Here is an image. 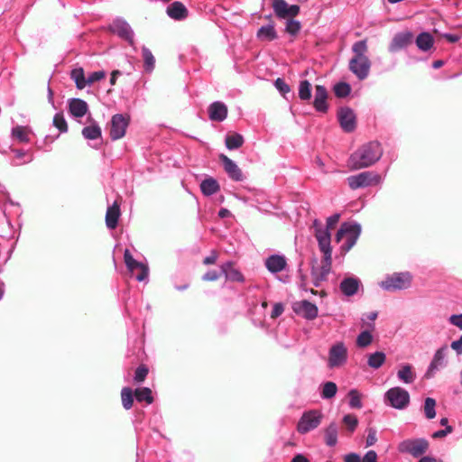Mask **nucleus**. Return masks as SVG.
Returning a JSON list of instances; mask_svg holds the SVG:
<instances>
[{"label":"nucleus","instance_id":"f257e3e1","mask_svg":"<svg viewBox=\"0 0 462 462\" xmlns=\"http://www.w3.org/2000/svg\"><path fill=\"white\" fill-rule=\"evenodd\" d=\"M382 155L383 149L380 143L369 142L351 154L348 165L354 170L366 168L379 161Z\"/></svg>","mask_w":462,"mask_h":462},{"label":"nucleus","instance_id":"f03ea898","mask_svg":"<svg viewBox=\"0 0 462 462\" xmlns=\"http://www.w3.org/2000/svg\"><path fill=\"white\" fill-rule=\"evenodd\" d=\"M361 225L358 223H343L336 234V241L339 243L343 238H346L345 243L342 245L341 249L348 252L356 244L360 234Z\"/></svg>","mask_w":462,"mask_h":462},{"label":"nucleus","instance_id":"7ed1b4c3","mask_svg":"<svg viewBox=\"0 0 462 462\" xmlns=\"http://www.w3.org/2000/svg\"><path fill=\"white\" fill-rule=\"evenodd\" d=\"M412 281V275L410 272L393 273L388 274L382 282L380 287L387 291H396L408 289Z\"/></svg>","mask_w":462,"mask_h":462},{"label":"nucleus","instance_id":"20e7f679","mask_svg":"<svg viewBox=\"0 0 462 462\" xmlns=\"http://www.w3.org/2000/svg\"><path fill=\"white\" fill-rule=\"evenodd\" d=\"M410 393L402 387L395 386L387 390L383 395L385 405L396 410H404L410 403Z\"/></svg>","mask_w":462,"mask_h":462},{"label":"nucleus","instance_id":"39448f33","mask_svg":"<svg viewBox=\"0 0 462 462\" xmlns=\"http://www.w3.org/2000/svg\"><path fill=\"white\" fill-rule=\"evenodd\" d=\"M348 349L343 341L334 343L328 349L327 366L336 369L344 366L347 363Z\"/></svg>","mask_w":462,"mask_h":462},{"label":"nucleus","instance_id":"423d86ee","mask_svg":"<svg viewBox=\"0 0 462 462\" xmlns=\"http://www.w3.org/2000/svg\"><path fill=\"white\" fill-rule=\"evenodd\" d=\"M323 413L319 410H309L302 413L297 423V430L300 434H307L316 430L323 420Z\"/></svg>","mask_w":462,"mask_h":462},{"label":"nucleus","instance_id":"0eeeda50","mask_svg":"<svg viewBox=\"0 0 462 462\" xmlns=\"http://www.w3.org/2000/svg\"><path fill=\"white\" fill-rule=\"evenodd\" d=\"M429 448V442L427 439H407L402 440L398 445V451L403 454H410L414 457H419L425 454Z\"/></svg>","mask_w":462,"mask_h":462},{"label":"nucleus","instance_id":"6e6552de","mask_svg":"<svg viewBox=\"0 0 462 462\" xmlns=\"http://www.w3.org/2000/svg\"><path fill=\"white\" fill-rule=\"evenodd\" d=\"M346 181L351 189H357L379 184L382 182V178L378 173L374 171H363L349 176Z\"/></svg>","mask_w":462,"mask_h":462},{"label":"nucleus","instance_id":"1a4fd4ad","mask_svg":"<svg viewBox=\"0 0 462 462\" xmlns=\"http://www.w3.org/2000/svg\"><path fill=\"white\" fill-rule=\"evenodd\" d=\"M109 30L119 38L126 41L128 44L136 51L134 42V32L130 24L122 17H116L109 25Z\"/></svg>","mask_w":462,"mask_h":462},{"label":"nucleus","instance_id":"9d476101","mask_svg":"<svg viewBox=\"0 0 462 462\" xmlns=\"http://www.w3.org/2000/svg\"><path fill=\"white\" fill-rule=\"evenodd\" d=\"M314 236L318 241L319 248L323 254H332L331 235L328 226H325L319 220L315 219L312 223Z\"/></svg>","mask_w":462,"mask_h":462},{"label":"nucleus","instance_id":"9b49d317","mask_svg":"<svg viewBox=\"0 0 462 462\" xmlns=\"http://www.w3.org/2000/svg\"><path fill=\"white\" fill-rule=\"evenodd\" d=\"M124 260L128 271L134 276L138 282L147 280L149 274V268L143 263L135 260L130 250L125 249L124 252Z\"/></svg>","mask_w":462,"mask_h":462},{"label":"nucleus","instance_id":"f8f14e48","mask_svg":"<svg viewBox=\"0 0 462 462\" xmlns=\"http://www.w3.org/2000/svg\"><path fill=\"white\" fill-rule=\"evenodd\" d=\"M447 353L448 347L446 346H441L435 352L432 360L423 375L424 379H432L436 375L437 372L447 366Z\"/></svg>","mask_w":462,"mask_h":462},{"label":"nucleus","instance_id":"ddd939ff","mask_svg":"<svg viewBox=\"0 0 462 462\" xmlns=\"http://www.w3.org/2000/svg\"><path fill=\"white\" fill-rule=\"evenodd\" d=\"M332 254H324L320 266H312L311 278L315 287H319L321 282L327 280L331 271Z\"/></svg>","mask_w":462,"mask_h":462},{"label":"nucleus","instance_id":"4468645a","mask_svg":"<svg viewBox=\"0 0 462 462\" xmlns=\"http://www.w3.org/2000/svg\"><path fill=\"white\" fill-rule=\"evenodd\" d=\"M129 121V116L122 114H116L112 116L109 133L112 140H118L125 136Z\"/></svg>","mask_w":462,"mask_h":462},{"label":"nucleus","instance_id":"2eb2a0df","mask_svg":"<svg viewBox=\"0 0 462 462\" xmlns=\"http://www.w3.org/2000/svg\"><path fill=\"white\" fill-rule=\"evenodd\" d=\"M370 69L371 61L368 57L352 58L349 60V69L359 80L368 77Z\"/></svg>","mask_w":462,"mask_h":462},{"label":"nucleus","instance_id":"dca6fc26","mask_svg":"<svg viewBox=\"0 0 462 462\" xmlns=\"http://www.w3.org/2000/svg\"><path fill=\"white\" fill-rule=\"evenodd\" d=\"M337 118L342 129L346 133H351L356 129V118L353 109L349 107H341L337 113Z\"/></svg>","mask_w":462,"mask_h":462},{"label":"nucleus","instance_id":"f3484780","mask_svg":"<svg viewBox=\"0 0 462 462\" xmlns=\"http://www.w3.org/2000/svg\"><path fill=\"white\" fill-rule=\"evenodd\" d=\"M264 266L272 274H277L287 268V259L283 254H271L265 258Z\"/></svg>","mask_w":462,"mask_h":462},{"label":"nucleus","instance_id":"a211bd4d","mask_svg":"<svg viewBox=\"0 0 462 462\" xmlns=\"http://www.w3.org/2000/svg\"><path fill=\"white\" fill-rule=\"evenodd\" d=\"M293 310L308 320H313L319 314L317 305L307 300L296 302L293 306Z\"/></svg>","mask_w":462,"mask_h":462},{"label":"nucleus","instance_id":"6ab92c4d","mask_svg":"<svg viewBox=\"0 0 462 462\" xmlns=\"http://www.w3.org/2000/svg\"><path fill=\"white\" fill-rule=\"evenodd\" d=\"M361 287L362 282L360 279L353 275L346 276L339 284L341 292L346 297L356 294Z\"/></svg>","mask_w":462,"mask_h":462},{"label":"nucleus","instance_id":"aec40b11","mask_svg":"<svg viewBox=\"0 0 462 462\" xmlns=\"http://www.w3.org/2000/svg\"><path fill=\"white\" fill-rule=\"evenodd\" d=\"M219 159L228 177L235 181H242L244 176L237 164L225 154H220Z\"/></svg>","mask_w":462,"mask_h":462},{"label":"nucleus","instance_id":"412c9836","mask_svg":"<svg viewBox=\"0 0 462 462\" xmlns=\"http://www.w3.org/2000/svg\"><path fill=\"white\" fill-rule=\"evenodd\" d=\"M328 99V91L326 88L322 85H317L315 87V96L313 101V106L315 110L319 113L325 114L328 110V106L327 103Z\"/></svg>","mask_w":462,"mask_h":462},{"label":"nucleus","instance_id":"4be33fe9","mask_svg":"<svg viewBox=\"0 0 462 462\" xmlns=\"http://www.w3.org/2000/svg\"><path fill=\"white\" fill-rule=\"evenodd\" d=\"M208 113L211 121L223 122L227 116V106L224 102L215 101L209 105Z\"/></svg>","mask_w":462,"mask_h":462},{"label":"nucleus","instance_id":"5701e85b","mask_svg":"<svg viewBox=\"0 0 462 462\" xmlns=\"http://www.w3.org/2000/svg\"><path fill=\"white\" fill-rule=\"evenodd\" d=\"M412 41V33L411 32H402L396 33L393 38L390 45V52H397L400 50L407 47Z\"/></svg>","mask_w":462,"mask_h":462},{"label":"nucleus","instance_id":"b1692460","mask_svg":"<svg viewBox=\"0 0 462 462\" xmlns=\"http://www.w3.org/2000/svg\"><path fill=\"white\" fill-rule=\"evenodd\" d=\"M166 14L175 21H183L188 17L189 11L181 2L175 1L168 5Z\"/></svg>","mask_w":462,"mask_h":462},{"label":"nucleus","instance_id":"393cba45","mask_svg":"<svg viewBox=\"0 0 462 462\" xmlns=\"http://www.w3.org/2000/svg\"><path fill=\"white\" fill-rule=\"evenodd\" d=\"M69 111L72 116L76 118H81L88 111V106L83 99L71 98L69 101Z\"/></svg>","mask_w":462,"mask_h":462},{"label":"nucleus","instance_id":"a878e982","mask_svg":"<svg viewBox=\"0 0 462 462\" xmlns=\"http://www.w3.org/2000/svg\"><path fill=\"white\" fill-rule=\"evenodd\" d=\"M397 378L405 384H411L416 380V374L411 364H402L397 371Z\"/></svg>","mask_w":462,"mask_h":462},{"label":"nucleus","instance_id":"bb28decb","mask_svg":"<svg viewBox=\"0 0 462 462\" xmlns=\"http://www.w3.org/2000/svg\"><path fill=\"white\" fill-rule=\"evenodd\" d=\"M324 442L329 447H335L338 439V426L335 421L330 422L323 430Z\"/></svg>","mask_w":462,"mask_h":462},{"label":"nucleus","instance_id":"cd10ccee","mask_svg":"<svg viewBox=\"0 0 462 462\" xmlns=\"http://www.w3.org/2000/svg\"><path fill=\"white\" fill-rule=\"evenodd\" d=\"M221 273L226 276V280L238 282L245 281L242 273L238 269L234 268L231 262H226L221 265Z\"/></svg>","mask_w":462,"mask_h":462},{"label":"nucleus","instance_id":"c85d7f7f","mask_svg":"<svg viewBox=\"0 0 462 462\" xmlns=\"http://www.w3.org/2000/svg\"><path fill=\"white\" fill-rule=\"evenodd\" d=\"M120 217V208L116 202L109 206L106 213V225L109 229H115L118 224Z\"/></svg>","mask_w":462,"mask_h":462},{"label":"nucleus","instance_id":"c756f323","mask_svg":"<svg viewBox=\"0 0 462 462\" xmlns=\"http://www.w3.org/2000/svg\"><path fill=\"white\" fill-rule=\"evenodd\" d=\"M256 37L258 40L265 42L276 40L278 38V34L273 23L261 26L256 32Z\"/></svg>","mask_w":462,"mask_h":462},{"label":"nucleus","instance_id":"7c9ffc66","mask_svg":"<svg viewBox=\"0 0 462 462\" xmlns=\"http://www.w3.org/2000/svg\"><path fill=\"white\" fill-rule=\"evenodd\" d=\"M220 189V186L214 178H207L200 183V190L205 196H211Z\"/></svg>","mask_w":462,"mask_h":462},{"label":"nucleus","instance_id":"2f4dec72","mask_svg":"<svg viewBox=\"0 0 462 462\" xmlns=\"http://www.w3.org/2000/svg\"><path fill=\"white\" fill-rule=\"evenodd\" d=\"M70 79L74 80L78 89H83L88 86V78L85 77L82 67L74 68L70 71Z\"/></svg>","mask_w":462,"mask_h":462},{"label":"nucleus","instance_id":"473e14b6","mask_svg":"<svg viewBox=\"0 0 462 462\" xmlns=\"http://www.w3.org/2000/svg\"><path fill=\"white\" fill-rule=\"evenodd\" d=\"M434 43V39L430 32H420L416 38L417 47L423 51H427L431 49Z\"/></svg>","mask_w":462,"mask_h":462},{"label":"nucleus","instance_id":"72a5a7b5","mask_svg":"<svg viewBox=\"0 0 462 462\" xmlns=\"http://www.w3.org/2000/svg\"><path fill=\"white\" fill-rule=\"evenodd\" d=\"M385 360V354L381 351H376L368 355L367 365L373 369H379L384 364Z\"/></svg>","mask_w":462,"mask_h":462},{"label":"nucleus","instance_id":"f704fd0d","mask_svg":"<svg viewBox=\"0 0 462 462\" xmlns=\"http://www.w3.org/2000/svg\"><path fill=\"white\" fill-rule=\"evenodd\" d=\"M82 135L87 140H97L101 138V128L97 124H92L82 129Z\"/></svg>","mask_w":462,"mask_h":462},{"label":"nucleus","instance_id":"c9c22d12","mask_svg":"<svg viewBox=\"0 0 462 462\" xmlns=\"http://www.w3.org/2000/svg\"><path fill=\"white\" fill-rule=\"evenodd\" d=\"M244 137L242 134L235 133L226 136L225 143L228 150H236L244 144Z\"/></svg>","mask_w":462,"mask_h":462},{"label":"nucleus","instance_id":"e433bc0d","mask_svg":"<svg viewBox=\"0 0 462 462\" xmlns=\"http://www.w3.org/2000/svg\"><path fill=\"white\" fill-rule=\"evenodd\" d=\"M142 54L143 58L144 70L148 73H151L155 67V58L146 46L142 47Z\"/></svg>","mask_w":462,"mask_h":462},{"label":"nucleus","instance_id":"4c0bfd02","mask_svg":"<svg viewBox=\"0 0 462 462\" xmlns=\"http://www.w3.org/2000/svg\"><path fill=\"white\" fill-rule=\"evenodd\" d=\"M11 135L14 139L18 140L20 143H29L30 138L26 127L16 125L12 128Z\"/></svg>","mask_w":462,"mask_h":462},{"label":"nucleus","instance_id":"58836bf2","mask_svg":"<svg viewBox=\"0 0 462 462\" xmlns=\"http://www.w3.org/2000/svg\"><path fill=\"white\" fill-rule=\"evenodd\" d=\"M134 397L138 402H146L147 404H151L153 402L152 391L148 387L137 388L134 391Z\"/></svg>","mask_w":462,"mask_h":462},{"label":"nucleus","instance_id":"ea45409f","mask_svg":"<svg viewBox=\"0 0 462 462\" xmlns=\"http://www.w3.org/2000/svg\"><path fill=\"white\" fill-rule=\"evenodd\" d=\"M337 392V386L334 382H326L322 384V390L320 393V396L324 400H328L333 398Z\"/></svg>","mask_w":462,"mask_h":462},{"label":"nucleus","instance_id":"a19ab883","mask_svg":"<svg viewBox=\"0 0 462 462\" xmlns=\"http://www.w3.org/2000/svg\"><path fill=\"white\" fill-rule=\"evenodd\" d=\"M134 393L130 387H124L121 391L122 405L125 410H130L134 403Z\"/></svg>","mask_w":462,"mask_h":462},{"label":"nucleus","instance_id":"79ce46f5","mask_svg":"<svg viewBox=\"0 0 462 462\" xmlns=\"http://www.w3.org/2000/svg\"><path fill=\"white\" fill-rule=\"evenodd\" d=\"M273 8L278 18L284 19L288 17V4L285 0H273Z\"/></svg>","mask_w":462,"mask_h":462},{"label":"nucleus","instance_id":"37998d69","mask_svg":"<svg viewBox=\"0 0 462 462\" xmlns=\"http://www.w3.org/2000/svg\"><path fill=\"white\" fill-rule=\"evenodd\" d=\"M424 415L428 420H432L436 417V401L431 397H427L424 401L423 406Z\"/></svg>","mask_w":462,"mask_h":462},{"label":"nucleus","instance_id":"c03bdc74","mask_svg":"<svg viewBox=\"0 0 462 462\" xmlns=\"http://www.w3.org/2000/svg\"><path fill=\"white\" fill-rule=\"evenodd\" d=\"M299 97L302 101H308L311 97V84L309 80L304 79L299 84Z\"/></svg>","mask_w":462,"mask_h":462},{"label":"nucleus","instance_id":"a18cd8bd","mask_svg":"<svg viewBox=\"0 0 462 462\" xmlns=\"http://www.w3.org/2000/svg\"><path fill=\"white\" fill-rule=\"evenodd\" d=\"M368 51L366 40H361L356 42L352 46V51L354 52L353 58H363L367 57L366 52Z\"/></svg>","mask_w":462,"mask_h":462},{"label":"nucleus","instance_id":"49530a36","mask_svg":"<svg viewBox=\"0 0 462 462\" xmlns=\"http://www.w3.org/2000/svg\"><path fill=\"white\" fill-rule=\"evenodd\" d=\"M334 93L337 97H346L351 92V87L346 82H338L333 88Z\"/></svg>","mask_w":462,"mask_h":462},{"label":"nucleus","instance_id":"de8ad7c7","mask_svg":"<svg viewBox=\"0 0 462 462\" xmlns=\"http://www.w3.org/2000/svg\"><path fill=\"white\" fill-rule=\"evenodd\" d=\"M349 407L352 409H361L363 403L361 402V395L356 389H351L348 393Z\"/></svg>","mask_w":462,"mask_h":462},{"label":"nucleus","instance_id":"09e8293b","mask_svg":"<svg viewBox=\"0 0 462 462\" xmlns=\"http://www.w3.org/2000/svg\"><path fill=\"white\" fill-rule=\"evenodd\" d=\"M373 341V336L369 330L362 331L356 337V345L359 347H366Z\"/></svg>","mask_w":462,"mask_h":462},{"label":"nucleus","instance_id":"8fccbe9b","mask_svg":"<svg viewBox=\"0 0 462 462\" xmlns=\"http://www.w3.org/2000/svg\"><path fill=\"white\" fill-rule=\"evenodd\" d=\"M343 423L346 425L349 433H353L358 425V420L354 414H346L342 419Z\"/></svg>","mask_w":462,"mask_h":462},{"label":"nucleus","instance_id":"3c124183","mask_svg":"<svg viewBox=\"0 0 462 462\" xmlns=\"http://www.w3.org/2000/svg\"><path fill=\"white\" fill-rule=\"evenodd\" d=\"M301 24L299 21L290 19L286 23L285 32L291 36H295L300 31Z\"/></svg>","mask_w":462,"mask_h":462},{"label":"nucleus","instance_id":"603ef678","mask_svg":"<svg viewBox=\"0 0 462 462\" xmlns=\"http://www.w3.org/2000/svg\"><path fill=\"white\" fill-rule=\"evenodd\" d=\"M53 125L59 129L60 133H66L68 131V125L64 118V116L60 113H57L53 117Z\"/></svg>","mask_w":462,"mask_h":462},{"label":"nucleus","instance_id":"864d4df0","mask_svg":"<svg viewBox=\"0 0 462 462\" xmlns=\"http://www.w3.org/2000/svg\"><path fill=\"white\" fill-rule=\"evenodd\" d=\"M274 87L283 97H285L287 94L291 92L290 86L284 81L283 79H276L274 81Z\"/></svg>","mask_w":462,"mask_h":462},{"label":"nucleus","instance_id":"5fc2aeb1","mask_svg":"<svg viewBox=\"0 0 462 462\" xmlns=\"http://www.w3.org/2000/svg\"><path fill=\"white\" fill-rule=\"evenodd\" d=\"M147 374L148 368L143 365L138 366L137 369L135 370L134 379L136 383H141L146 378Z\"/></svg>","mask_w":462,"mask_h":462},{"label":"nucleus","instance_id":"6e6d98bb","mask_svg":"<svg viewBox=\"0 0 462 462\" xmlns=\"http://www.w3.org/2000/svg\"><path fill=\"white\" fill-rule=\"evenodd\" d=\"M366 431L367 436L365 439V446L371 447L374 445L377 441V431L374 428H368Z\"/></svg>","mask_w":462,"mask_h":462},{"label":"nucleus","instance_id":"4d7b16f0","mask_svg":"<svg viewBox=\"0 0 462 462\" xmlns=\"http://www.w3.org/2000/svg\"><path fill=\"white\" fill-rule=\"evenodd\" d=\"M105 77L106 72L104 70L94 71L88 77V85H92L93 83L105 79Z\"/></svg>","mask_w":462,"mask_h":462},{"label":"nucleus","instance_id":"13d9d810","mask_svg":"<svg viewBox=\"0 0 462 462\" xmlns=\"http://www.w3.org/2000/svg\"><path fill=\"white\" fill-rule=\"evenodd\" d=\"M221 273L216 270H209L203 275L202 279L208 282L217 281Z\"/></svg>","mask_w":462,"mask_h":462},{"label":"nucleus","instance_id":"bf43d9fd","mask_svg":"<svg viewBox=\"0 0 462 462\" xmlns=\"http://www.w3.org/2000/svg\"><path fill=\"white\" fill-rule=\"evenodd\" d=\"M448 321L453 326L457 327L459 329H462V313L461 314H453L449 317Z\"/></svg>","mask_w":462,"mask_h":462},{"label":"nucleus","instance_id":"052dcab7","mask_svg":"<svg viewBox=\"0 0 462 462\" xmlns=\"http://www.w3.org/2000/svg\"><path fill=\"white\" fill-rule=\"evenodd\" d=\"M284 307L282 303H275L271 312V318L275 319L282 314Z\"/></svg>","mask_w":462,"mask_h":462},{"label":"nucleus","instance_id":"680f3d73","mask_svg":"<svg viewBox=\"0 0 462 462\" xmlns=\"http://www.w3.org/2000/svg\"><path fill=\"white\" fill-rule=\"evenodd\" d=\"M377 316H378L377 311H372L365 315V319L369 321V322H366V326L369 328H371V329L374 328V321L377 319Z\"/></svg>","mask_w":462,"mask_h":462},{"label":"nucleus","instance_id":"e2e57ef3","mask_svg":"<svg viewBox=\"0 0 462 462\" xmlns=\"http://www.w3.org/2000/svg\"><path fill=\"white\" fill-rule=\"evenodd\" d=\"M363 462H377V454L374 450L367 451L364 457Z\"/></svg>","mask_w":462,"mask_h":462},{"label":"nucleus","instance_id":"0e129e2a","mask_svg":"<svg viewBox=\"0 0 462 462\" xmlns=\"http://www.w3.org/2000/svg\"><path fill=\"white\" fill-rule=\"evenodd\" d=\"M451 348L456 351L457 355L462 354V335L457 340H455L450 345Z\"/></svg>","mask_w":462,"mask_h":462},{"label":"nucleus","instance_id":"69168bd1","mask_svg":"<svg viewBox=\"0 0 462 462\" xmlns=\"http://www.w3.org/2000/svg\"><path fill=\"white\" fill-rule=\"evenodd\" d=\"M361 457L357 453L346 454L344 457V462H360Z\"/></svg>","mask_w":462,"mask_h":462},{"label":"nucleus","instance_id":"338daca9","mask_svg":"<svg viewBox=\"0 0 462 462\" xmlns=\"http://www.w3.org/2000/svg\"><path fill=\"white\" fill-rule=\"evenodd\" d=\"M288 17H294L300 13V6L297 5H289L287 8Z\"/></svg>","mask_w":462,"mask_h":462},{"label":"nucleus","instance_id":"774afa93","mask_svg":"<svg viewBox=\"0 0 462 462\" xmlns=\"http://www.w3.org/2000/svg\"><path fill=\"white\" fill-rule=\"evenodd\" d=\"M217 258V256L216 252H212L210 255L204 258L203 263L207 264V265L213 264L216 263Z\"/></svg>","mask_w":462,"mask_h":462}]
</instances>
